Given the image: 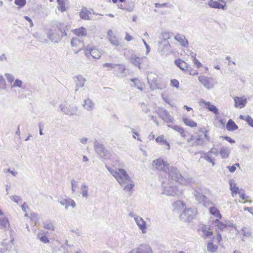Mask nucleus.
Here are the masks:
<instances>
[{
    "label": "nucleus",
    "instance_id": "nucleus-1",
    "mask_svg": "<svg viewBox=\"0 0 253 253\" xmlns=\"http://www.w3.org/2000/svg\"><path fill=\"white\" fill-rule=\"evenodd\" d=\"M108 170L120 185L123 186L124 191L131 193L132 192L135 185L125 169H119L117 170H114L112 168H108Z\"/></svg>",
    "mask_w": 253,
    "mask_h": 253
},
{
    "label": "nucleus",
    "instance_id": "nucleus-2",
    "mask_svg": "<svg viewBox=\"0 0 253 253\" xmlns=\"http://www.w3.org/2000/svg\"><path fill=\"white\" fill-rule=\"evenodd\" d=\"M194 66L191 67L184 61L178 59L175 61V64L182 70L187 72L192 76H196L198 74L200 69L203 68L204 72L207 73L209 71L208 67L204 66L196 58V54H194L192 56Z\"/></svg>",
    "mask_w": 253,
    "mask_h": 253
},
{
    "label": "nucleus",
    "instance_id": "nucleus-3",
    "mask_svg": "<svg viewBox=\"0 0 253 253\" xmlns=\"http://www.w3.org/2000/svg\"><path fill=\"white\" fill-rule=\"evenodd\" d=\"M210 140L209 130L205 127H202L187 139V142L191 146L197 147L203 145L206 141Z\"/></svg>",
    "mask_w": 253,
    "mask_h": 253
},
{
    "label": "nucleus",
    "instance_id": "nucleus-4",
    "mask_svg": "<svg viewBox=\"0 0 253 253\" xmlns=\"http://www.w3.org/2000/svg\"><path fill=\"white\" fill-rule=\"evenodd\" d=\"M65 27L60 24L53 29L50 30L47 33V36L51 40L57 38H60L67 35Z\"/></svg>",
    "mask_w": 253,
    "mask_h": 253
},
{
    "label": "nucleus",
    "instance_id": "nucleus-5",
    "mask_svg": "<svg viewBox=\"0 0 253 253\" xmlns=\"http://www.w3.org/2000/svg\"><path fill=\"white\" fill-rule=\"evenodd\" d=\"M197 212L195 208L185 207V209L179 215V218L183 221L190 222L195 216Z\"/></svg>",
    "mask_w": 253,
    "mask_h": 253
},
{
    "label": "nucleus",
    "instance_id": "nucleus-6",
    "mask_svg": "<svg viewBox=\"0 0 253 253\" xmlns=\"http://www.w3.org/2000/svg\"><path fill=\"white\" fill-rule=\"evenodd\" d=\"M84 53L88 58L92 57L94 59H99L101 55L100 50L95 46H86L84 49Z\"/></svg>",
    "mask_w": 253,
    "mask_h": 253
},
{
    "label": "nucleus",
    "instance_id": "nucleus-7",
    "mask_svg": "<svg viewBox=\"0 0 253 253\" xmlns=\"http://www.w3.org/2000/svg\"><path fill=\"white\" fill-rule=\"evenodd\" d=\"M199 105L202 109H207L213 113L215 115L219 114L218 108L209 101H207L204 99H201L199 101Z\"/></svg>",
    "mask_w": 253,
    "mask_h": 253
},
{
    "label": "nucleus",
    "instance_id": "nucleus-8",
    "mask_svg": "<svg viewBox=\"0 0 253 253\" xmlns=\"http://www.w3.org/2000/svg\"><path fill=\"white\" fill-rule=\"evenodd\" d=\"M152 166L154 169L162 171H166L169 169V164L161 158L154 160Z\"/></svg>",
    "mask_w": 253,
    "mask_h": 253
},
{
    "label": "nucleus",
    "instance_id": "nucleus-9",
    "mask_svg": "<svg viewBox=\"0 0 253 253\" xmlns=\"http://www.w3.org/2000/svg\"><path fill=\"white\" fill-rule=\"evenodd\" d=\"M114 3L118 4L119 8L128 11L133 9L132 5L127 0H111Z\"/></svg>",
    "mask_w": 253,
    "mask_h": 253
},
{
    "label": "nucleus",
    "instance_id": "nucleus-10",
    "mask_svg": "<svg viewBox=\"0 0 253 253\" xmlns=\"http://www.w3.org/2000/svg\"><path fill=\"white\" fill-rule=\"evenodd\" d=\"M199 82L206 87L209 89L213 86L214 81L212 78L204 75H200L198 77Z\"/></svg>",
    "mask_w": 253,
    "mask_h": 253
},
{
    "label": "nucleus",
    "instance_id": "nucleus-11",
    "mask_svg": "<svg viewBox=\"0 0 253 253\" xmlns=\"http://www.w3.org/2000/svg\"><path fill=\"white\" fill-rule=\"evenodd\" d=\"M208 5L212 8L224 9L226 3L224 0H210Z\"/></svg>",
    "mask_w": 253,
    "mask_h": 253
},
{
    "label": "nucleus",
    "instance_id": "nucleus-12",
    "mask_svg": "<svg viewBox=\"0 0 253 253\" xmlns=\"http://www.w3.org/2000/svg\"><path fill=\"white\" fill-rule=\"evenodd\" d=\"M234 106L235 108L240 109L243 108L246 105L247 103V99L245 96L234 97Z\"/></svg>",
    "mask_w": 253,
    "mask_h": 253
},
{
    "label": "nucleus",
    "instance_id": "nucleus-13",
    "mask_svg": "<svg viewBox=\"0 0 253 253\" xmlns=\"http://www.w3.org/2000/svg\"><path fill=\"white\" fill-rule=\"evenodd\" d=\"M134 219L139 229L143 233H145L146 232V222L142 217L138 216H134Z\"/></svg>",
    "mask_w": 253,
    "mask_h": 253
},
{
    "label": "nucleus",
    "instance_id": "nucleus-14",
    "mask_svg": "<svg viewBox=\"0 0 253 253\" xmlns=\"http://www.w3.org/2000/svg\"><path fill=\"white\" fill-rule=\"evenodd\" d=\"M71 43L72 46L77 52L81 50L84 46V42L76 38H72Z\"/></svg>",
    "mask_w": 253,
    "mask_h": 253
},
{
    "label": "nucleus",
    "instance_id": "nucleus-15",
    "mask_svg": "<svg viewBox=\"0 0 253 253\" xmlns=\"http://www.w3.org/2000/svg\"><path fill=\"white\" fill-rule=\"evenodd\" d=\"M126 70V68L124 65L116 64V68L114 70L113 73L115 76L120 77L125 74Z\"/></svg>",
    "mask_w": 253,
    "mask_h": 253
},
{
    "label": "nucleus",
    "instance_id": "nucleus-16",
    "mask_svg": "<svg viewBox=\"0 0 253 253\" xmlns=\"http://www.w3.org/2000/svg\"><path fill=\"white\" fill-rule=\"evenodd\" d=\"M156 142L160 145H163L165 147L167 150L170 149V144L169 142L165 138L164 135H160L155 139Z\"/></svg>",
    "mask_w": 253,
    "mask_h": 253
},
{
    "label": "nucleus",
    "instance_id": "nucleus-17",
    "mask_svg": "<svg viewBox=\"0 0 253 253\" xmlns=\"http://www.w3.org/2000/svg\"><path fill=\"white\" fill-rule=\"evenodd\" d=\"M107 34L108 40L113 45L115 46H118L119 45V40L112 30H109L108 31Z\"/></svg>",
    "mask_w": 253,
    "mask_h": 253
},
{
    "label": "nucleus",
    "instance_id": "nucleus-18",
    "mask_svg": "<svg viewBox=\"0 0 253 253\" xmlns=\"http://www.w3.org/2000/svg\"><path fill=\"white\" fill-rule=\"evenodd\" d=\"M230 190L233 196L240 193V191L235 181L231 179L229 181Z\"/></svg>",
    "mask_w": 253,
    "mask_h": 253
},
{
    "label": "nucleus",
    "instance_id": "nucleus-19",
    "mask_svg": "<svg viewBox=\"0 0 253 253\" xmlns=\"http://www.w3.org/2000/svg\"><path fill=\"white\" fill-rule=\"evenodd\" d=\"M91 12L86 8H83L80 12V16L81 18L88 20L90 19Z\"/></svg>",
    "mask_w": 253,
    "mask_h": 253
},
{
    "label": "nucleus",
    "instance_id": "nucleus-20",
    "mask_svg": "<svg viewBox=\"0 0 253 253\" xmlns=\"http://www.w3.org/2000/svg\"><path fill=\"white\" fill-rule=\"evenodd\" d=\"M137 253H153L151 248L147 245H140L138 247L136 248Z\"/></svg>",
    "mask_w": 253,
    "mask_h": 253
},
{
    "label": "nucleus",
    "instance_id": "nucleus-21",
    "mask_svg": "<svg viewBox=\"0 0 253 253\" xmlns=\"http://www.w3.org/2000/svg\"><path fill=\"white\" fill-rule=\"evenodd\" d=\"M22 210L23 211L25 212V216L29 217L30 218L34 221L36 223L38 220V215L35 212H32L30 213V216L28 215L27 210H29V207H21Z\"/></svg>",
    "mask_w": 253,
    "mask_h": 253
},
{
    "label": "nucleus",
    "instance_id": "nucleus-22",
    "mask_svg": "<svg viewBox=\"0 0 253 253\" xmlns=\"http://www.w3.org/2000/svg\"><path fill=\"white\" fill-rule=\"evenodd\" d=\"M73 33L79 37H85L87 35V31L84 27H80L72 30Z\"/></svg>",
    "mask_w": 253,
    "mask_h": 253
},
{
    "label": "nucleus",
    "instance_id": "nucleus-23",
    "mask_svg": "<svg viewBox=\"0 0 253 253\" xmlns=\"http://www.w3.org/2000/svg\"><path fill=\"white\" fill-rule=\"evenodd\" d=\"M182 121L186 126L190 127H196L198 126L197 123L190 118L186 117H183Z\"/></svg>",
    "mask_w": 253,
    "mask_h": 253
},
{
    "label": "nucleus",
    "instance_id": "nucleus-24",
    "mask_svg": "<svg viewBox=\"0 0 253 253\" xmlns=\"http://www.w3.org/2000/svg\"><path fill=\"white\" fill-rule=\"evenodd\" d=\"M226 128L228 131H233L237 129L238 126L232 119H230L226 124Z\"/></svg>",
    "mask_w": 253,
    "mask_h": 253
},
{
    "label": "nucleus",
    "instance_id": "nucleus-25",
    "mask_svg": "<svg viewBox=\"0 0 253 253\" xmlns=\"http://www.w3.org/2000/svg\"><path fill=\"white\" fill-rule=\"evenodd\" d=\"M131 62L135 66H137L140 68L141 65L144 62V58L138 57H132L131 58Z\"/></svg>",
    "mask_w": 253,
    "mask_h": 253
},
{
    "label": "nucleus",
    "instance_id": "nucleus-26",
    "mask_svg": "<svg viewBox=\"0 0 253 253\" xmlns=\"http://www.w3.org/2000/svg\"><path fill=\"white\" fill-rule=\"evenodd\" d=\"M209 211L211 214L215 217H216L217 219H220L221 218L222 215L219 210L217 209L216 207H211Z\"/></svg>",
    "mask_w": 253,
    "mask_h": 253
},
{
    "label": "nucleus",
    "instance_id": "nucleus-27",
    "mask_svg": "<svg viewBox=\"0 0 253 253\" xmlns=\"http://www.w3.org/2000/svg\"><path fill=\"white\" fill-rule=\"evenodd\" d=\"M85 81V79L82 76H77L75 79L76 85L78 88L83 87L84 85Z\"/></svg>",
    "mask_w": 253,
    "mask_h": 253
},
{
    "label": "nucleus",
    "instance_id": "nucleus-28",
    "mask_svg": "<svg viewBox=\"0 0 253 253\" xmlns=\"http://www.w3.org/2000/svg\"><path fill=\"white\" fill-rule=\"evenodd\" d=\"M43 228L49 231H53L55 230V227L53 222L51 220H47L43 223Z\"/></svg>",
    "mask_w": 253,
    "mask_h": 253
},
{
    "label": "nucleus",
    "instance_id": "nucleus-29",
    "mask_svg": "<svg viewBox=\"0 0 253 253\" xmlns=\"http://www.w3.org/2000/svg\"><path fill=\"white\" fill-rule=\"evenodd\" d=\"M172 128L178 132L180 136L182 137H185L186 136V132L184 129L178 126H172Z\"/></svg>",
    "mask_w": 253,
    "mask_h": 253
},
{
    "label": "nucleus",
    "instance_id": "nucleus-30",
    "mask_svg": "<svg viewBox=\"0 0 253 253\" xmlns=\"http://www.w3.org/2000/svg\"><path fill=\"white\" fill-rule=\"evenodd\" d=\"M239 119L245 121L250 126L253 127V118L251 116L249 115L247 116L240 115Z\"/></svg>",
    "mask_w": 253,
    "mask_h": 253
},
{
    "label": "nucleus",
    "instance_id": "nucleus-31",
    "mask_svg": "<svg viewBox=\"0 0 253 253\" xmlns=\"http://www.w3.org/2000/svg\"><path fill=\"white\" fill-rule=\"evenodd\" d=\"M175 39L176 40H177L178 42H179L180 44L184 46H186L188 44V42L185 39V38L184 36L177 35L175 36Z\"/></svg>",
    "mask_w": 253,
    "mask_h": 253
},
{
    "label": "nucleus",
    "instance_id": "nucleus-32",
    "mask_svg": "<svg viewBox=\"0 0 253 253\" xmlns=\"http://www.w3.org/2000/svg\"><path fill=\"white\" fill-rule=\"evenodd\" d=\"M7 226H9V222L5 217L0 218V229H5Z\"/></svg>",
    "mask_w": 253,
    "mask_h": 253
},
{
    "label": "nucleus",
    "instance_id": "nucleus-33",
    "mask_svg": "<svg viewBox=\"0 0 253 253\" xmlns=\"http://www.w3.org/2000/svg\"><path fill=\"white\" fill-rule=\"evenodd\" d=\"M131 81L134 83L135 86L139 89L142 90L144 88V84L139 80L135 78L131 80Z\"/></svg>",
    "mask_w": 253,
    "mask_h": 253
},
{
    "label": "nucleus",
    "instance_id": "nucleus-34",
    "mask_svg": "<svg viewBox=\"0 0 253 253\" xmlns=\"http://www.w3.org/2000/svg\"><path fill=\"white\" fill-rule=\"evenodd\" d=\"M239 194L242 203H245L249 202L250 203L251 202L250 197L246 194L241 192Z\"/></svg>",
    "mask_w": 253,
    "mask_h": 253
},
{
    "label": "nucleus",
    "instance_id": "nucleus-35",
    "mask_svg": "<svg viewBox=\"0 0 253 253\" xmlns=\"http://www.w3.org/2000/svg\"><path fill=\"white\" fill-rule=\"evenodd\" d=\"M214 223H216V226L218 229L220 230V231H222L226 228V225L225 223H223L219 221L218 219H216L214 221Z\"/></svg>",
    "mask_w": 253,
    "mask_h": 253
},
{
    "label": "nucleus",
    "instance_id": "nucleus-36",
    "mask_svg": "<svg viewBox=\"0 0 253 253\" xmlns=\"http://www.w3.org/2000/svg\"><path fill=\"white\" fill-rule=\"evenodd\" d=\"M58 3V8L61 12H64L66 10L65 0H57Z\"/></svg>",
    "mask_w": 253,
    "mask_h": 253
},
{
    "label": "nucleus",
    "instance_id": "nucleus-37",
    "mask_svg": "<svg viewBox=\"0 0 253 253\" xmlns=\"http://www.w3.org/2000/svg\"><path fill=\"white\" fill-rule=\"evenodd\" d=\"M219 153L222 158H227L229 155V150L224 148H221Z\"/></svg>",
    "mask_w": 253,
    "mask_h": 253
},
{
    "label": "nucleus",
    "instance_id": "nucleus-38",
    "mask_svg": "<svg viewBox=\"0 0 253 253\" xmlns=\"http://www.w3.org/2000/svg\"><path fill=\"white\" fill-rule=\"evenodd\" d=\"M217 249V247L214 245L212 242H209L207 245V250L211 253L215 252Z\"/></svg>",
    "mask_w": 253,
    "mask_h": 253
},
{
    "label": "nucleus",
    "instance_id": "nucleus-39",
    "mask_svg": "<svg viewBox=\"0 0 253 253\" xmlns=\"http://www.w3.org/2000/svg\"><path fill=\"white\" fill-rule=\"evenodd\" d=\"M116 64L106 63L103 65V67L106 68L108 70H113L116 68Z\"/></svg>",
    "mask_w": 253,
    "mask_h": 253
},
{
    "label": "nucleus",
    "instance_id": "nucleus-40",
    "mask_svg": "<svg viewBox=\"0 0 253 253\" xmlns=\"http://www.w3.org/2000/svg\"><path fill=\"white\" fill-rule=\"evenodd\" d=\"M149 83L151 87L154 89L159 88V83L158 80L156 79L152 81H149Z\"/></svg>",
    "mask_w": 253,
    "mask_h": 253
},
{
    "label": "nucleus",
    "instance_id": "nucleus-41",
    "mask_svg": "<svg viewBox=\"0 0 253 253\" xmlns=\"http://www.w3.org/2000/svg\"><path fill=\"white\" fill-rule=\"evenodd\" d=\"M61 204L65 206H75V203L71 199H65L62 202Z\"/></svg>",
    "mask_w": 253,
    "mask_h": 253
},
{
    "label": "nucleus",
    "instance_id": "nucleus-42",
    "mask_svg": "<svg viewBox=\"0 0 253 253\" xmlns=\"http://www.w3.org/2000/svg\"><path fill=\"white\" fill-rule=\"evenodd\" d=\"M241 232L243 234V236L246 237H250L251 236V231L246 227L243 228L241 230Z\"/></svg>",
    "mask_w": 253,
    "mask_h": 253
},
{
    "label": "nucleus",
    "instance_id": "nucleus-43",
    "mask_svg": "<svg viewBox=\"0 0 253 253\" xmlns=\"http://www.w3.org/2000/svg\"><path fill=\"white\" fill-rule=\"evenodd\" d=\"M26 0H15V4L19 7H22L25 5Z\"/></svg>",
    "mask_w": 253,
    "mask_h": 253
},
{
    "label": "nucleus",
    "instance_id": "nucleus-44",
    "mask_svg": "<svg viewBox=\"0 0 253 253\" xmlns=\"http://www.w3.org/2000/svg\"><path fill=\"white\" fill-rule=\"evenodd\" d=\"M81 194L83 197H86L88 196V188L86 186H82L81 187Z\"/></svg>",
    "mask_w": 253,
    "mask_h": 253
},
{
    "label": "nucleus",
    "instance_id": "nucleus-45",
    "mask_svg": "<svg viewBox=\"0 0 253 253\" xmlns=\"http://www.w3.org/2000/svg\"><path fill=\"white\" fill-rule=\"evenodd\" d=\"M237 167L240 169V165L239 163H236L232 166H228L227 167V169H229L230 172H234L236 170Z\"/></svg>",
    "mask_w": 253,
    "mask_h": 253
},
{
    "label": "nucleus",
    "instance_id": "nucleus-46",
    "mask_svg": "<svg viewBox=\"0 0 253 253\" xmlns=\"http://www.w3.org/2000/svg\"><path fill=\"white\" fill-rule=\"evenodd\" d=\"M170 85L177 88L179 87V83L176 79H172L170 80Z\"/></svg>",
    "mask_w": 253,
    "mask_h": 253
},
{
    "label": "nucleus",
    "instance_id": "nucleus-47",
    "mask_svg": "<svg viewBox=\"0 0 253 253\" xmlns=\"http://www.w3.org/2000/svg\"><path fill=\"white\" fill-rule=\"evenodd\" d=\"M93 106V103L90 100H86L84 102V107L86 109H90Z\"/></svg>",
    "mask_w": 253,
    "mask_h": 253
},
{
    "label": "nucleus",
    "instance_id": "nucleus-48",
    "mask_svg": "<svg viewBox=\"0 0 253 253\" xmlns=\"http://www.w3.org/2000/svg\"><path fill=\"white\" fill-rule=\"evenodd\" d=\"M225 224L226 225V228L228 227H232L236 230L237 234H239L240 233V231L237 229L236 225L235 224H234L233 223L231 222H228L226 223H225Z\"/></svg>",
    "mask_w": 253,
    "mask_h": 253
},
{
    "label": "nucleus",
    "instance_id": "nucleus-49",
    "mask_svg": "<svg viewBox=\"0 0 253 253\" xmlns=\"http://www.w3.org/2000/svg\"><path fill=\"white\" fill-rule=\"evenodd\" d=\"M38 237L39 238L40 240L43 243H48L49 242V239L45 235H43L41 237H40L39 235H38Z\"/></svg>",
    "mask_w": 253,
    "mask_h": 253
},
{
    "label": "nucleus",
    "instance_id": "nucleus-50",
    "mask_svg": "<svg viewBox=\"0 0 253 253\" xmlns=\"http://www.w3.org/2000/svg\"><path fill=\"white\" fill-rule=\"evenodd\" d=\"M202 232L204 234V235L206 237H210L212 235V232L207 231L205 227L203 228Z\"/></svg>",
    "mask_w": 253,
    "mask_h": 253
},
{
    "label": "nucleus",
    "instance_id": "nucleus-51",
    "mask_svg": "<svg viewBox=\"0 0 253 253\" xmlns=\"http://www.w3.org/2000/svg\"><path fill=\"white\" fill-rule=\"evenodd\" d=\"M5 76L6 78L7 81L9 83H12L13 82L14 78L12 75L7 73L5 74Z\"/></svg>",
    "mask_w": 253,
    "mask_h": 253
},
{
    "label": "nucleus",
    "instance_id": "nucleus-52",
    "mask_svg": "<svg viewBox=\"0 0 253 253\" xmlns=\"http://www.w3.org/2000/svg\"><path fill=\"white\" fill-rule=\"evenodd\" d=\"M22 82L20 80L16 79L15 81L12 86L13 87H21L22 86Z\"/></svg>",
    "mask_w": 253,
    "mask_h": 253
},
{
    "label": "nucleus",
    "instance_id": "nucleus-53",
    "mask_svg": "<svg viewBox=\"0 0 253 253\" xmlns=\"http://www.w3.org/2000/svg\"><path fill=\"white\" fill-rule=\"evenodd\" d=\"M223 138L224 139L226 140L227 141H228L229 142H230L231 143H234L235 142L234 140L232 139V138H231L229 137L224 136Z\"/></svg>",
    "mask_w": 253,
    "mask_h": 253
},
{
    "label": "nucleus",
    "instance_id": "nucleus-54",
    "mask_svg": "<svg viewBox=\"0 0 253 253\" xmlns=\"http://www.w3.org/2000/svg\"><path fill=\"white\" fill-rule=\"evenodd\" d=\"M244 211H248L249 212H250L253 215V208H252V207H246L245 208H244Z\"/></svg>",
    "mask_w": 253,
    "mask_h": 253
},
{
    "label": "nucleus",
    "instance_id": "nucleus-55",
    "mask_svg": "<svg viewBox=\"0 0 253 253\" xmlns=\"http://www.w3.org/2000/svg\"><path fill=\"white\" fill-rule=\"evenodd\" d=\"M132 36L129 35L128 33H126V36H125V40L127 41H130L132 40Z\"/></svg>",
    "mask_w": 253,
    "mask_h": 253
},
{
    "label": "nucleus",
    "instance_id": "nucleus-56",
    "mask_svg": "<svg viewBox=\"0 0 253 253\" xmlns=\"http://www.w3.org/2000/svg\"><path fill=\"white\" fill-rule=\"evenodd\" d=\"M24 18L30 23L31 27L33 26V25H34L33 23L30 18H29L28 16H25L24 17Z\"/></svg>",
    "mask_w": 253,
    "mask_h": 253
},
{
    "label": "nucleus",
    "instance_id": "nucleus-57",
    "mask_svg": "<svg viewBox=\"0 0 253 253\" xmlns=\"http://www.w3.org/2000/svg\"><path fill=\"white\" fill-rule=\"evenodd\" d=\"M12 200L14 201L16 203L18 204L19 201H20L21 199L19 197L15 196L12 197Z\"/></svg>",
    "mask_w": 253,
    "mask_h": 253
},
{
    "label": "nucleus",
    "instance_id": "nucleus-58",
    "mask_svg": "<svg viewBox=\"0 0 253 253\" xmlns=\"http://www.w3.org/2000/svg\"><path fill=\"white\" fill-rule=\"evenodd\" d=\"M167 6V4L166 3H162V4H160V3H155V6L156 7H165Z\"/></svg>",
    "mask_w": 253,
    "mask_h": 253
},
{
    "label": "nucleus",
    "instance_id": "nucleus-59",
    "mask_svg": "<svg viewBox=\"0 0 253 253\" xmlns=\"http://www.w3.org/2000/svg\"><path fill=\"white\" fill-rule=\"evenodd\" d=\"M216 240L218 243H219L221 240V235L220 233H218Z\"/></svg>",
    "mask_w": 253,
    "mask_h": 253
},
{
    "label": "nucleus",
    "instance_id": "nucleus-60",
    "mask_svg": "<svg viewBox=\"0 0 253 253\" xmlns=\"http://www.w3.org/2000/svg\"><path fill=\"white\" fill-rule=\"evenodd\" d=\"M184 108L187 111H190L193 110V109L191 107H188L187 105H184Z\"/></svg>",
    "mask_w": 253,
    "mask_h": 253
},
{
    "label": "nucleus",
    "instance_id": "nucleus-61",
    "mask_svg": "<svg viewBox=\"0 0 253 253\" xmlns=\"http://www.w3.org/2000/svg\"><path fill=\"white\" fill-rule=\"evenodd\" d=\"M7 171H8L9 172H10L12 175H14V176H15V175H16V172H14V171H12V170H10V169H7Z\"/></svg>",
    "mask_w": 253,
    "mask_h": 253
},
{
    "label": "nucleus",
    "instance_id": "nucleus-62",
    "mask_svg": "<svg viewBox=\"0 0 253 253\" xmlns=\"http://www.w3.org/2000/svg\"><path fill=\"white\" fill-rule=\"evenodd\" d=\"M5 82L4 79L2 77H0V83H4Z\"/></svg>",
    "mask_w": 253,
    "mask_h": 253
},
{
    "label": "nucleus",
    "instance_id": "nucleus-63",
    "mask_svg": "<svg viewBox=\"0 0 253 253\" xmlns=\"http://www.w3.org/2000/svg\"><path fill=\"white\" fill-rule=\"evenodd\" d=\"M129 216H131V217H134V216H136V215H134L132 212H130L129 213Z\"/></svg>",
    "mask_w": 253,
    "mask_h": 253
},
{
    "label": "nucleus",
    "instance_id": "nucleus-64",
    "mask_svg": "<svg viewBox=\"0 0 253 253\" xmlns=\"http://www.w3.org/2000/svg\"><path fill=\"white\" fill-rule=\"evenodd\" d=\"M209 161L212 164V165L214 164V161L212 159H211L210 158L208 159Z\"/></svg>",
    "mask_w": 253,
    "mask_h": 253
}]
</instances>
